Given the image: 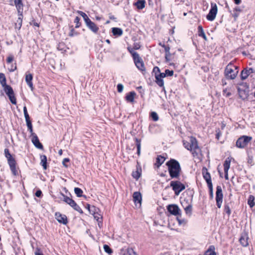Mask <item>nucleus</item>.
<instances>
[{
	"label": "nucleus",
	"instance_id": "1",
	"mask_svg": "<svg viewBox=\"0 0 255 255\" xmlns=\"http://www.w3.org/2000/svg\"><path fill=\"white\" fill-rule=\"evenodd\" d=\"M166 164L168 166V172L171 178L178 179L181 172L179 163L175 159H171L166 162Z\"/></svg>",
	"mask_w": 255,
	"mask_h": 255
},
{
	"label": "nucleus",
	"instance_id": "2",
	"mask_svg": "<svg viewBox=\"0 0 255 255\" xmlns=\"http://www.w3.org/2000/svg\"><path fill=\"white\" fill-rule=\"evenodd\" d=\"M183 145L185 148L190 150L194 157L198 156L201 152V149L198 145L196 138L193 136L189 138V141H183Z\"/></svg>",
	"mask_w": 255,
	"mask_h": 255
},
{
	"label": "nucleus",
	"instance_id": "3",
	"mask_svg": "<svg viewBox=\"0 0 255 255\" xmlns=\"http://www.w3.org/2000/svg\"><path fill=\"white\" fill-rule=\"evenodd\" d=\"M4 155L7 160V163L9 166L10 169L14 175L17 174L16 165V162L14 157L10 153L8 149L5 148L4 150Z\"/></svg>",
	"mask_w": 255,
	"mask_h": 255
},
{
	"label": "nucleus",
	"instance_id": "4",
	"mask_svg": "<svg viewBox=\"0 0 255 255\" xmlns=\"http://www.w3.org/2000/svg\"><path fill=\"white\" fill-rule=\"evenodd\" d=\"M238 72V67L230 63L225 68V75L227 79H234Z\"/></svg>",
	"mask_w": 255,
	"mask_h": 255
},
{
	"label": "nucleus",
	"instance_id": "5",
	"mask_svg": "<svg viewBox=\"0 0 255 255\" xmlns=\"http://www.w3.org/2000/svg\"><path fill=\"white\" fill-rule=\"evenodd\" d=\"M252 139V137L251 136L243 135L237 140L236 146L240 148H245Z\"/></svg>",
	"mask_w": 255,
	"mask_h": 255
},
{
	"label": "nucleus",
	"instance_id": "6",
	"mask_svg": "<svg viewBox=\"0 0 255 255\" xmlns=\"http://www.w3.org/2000/svg\"><path fill=\"white\" fill-rule=\"evenodd\" d=\"M170 185L172 187L176 195H178L181 191L185 189V185L178 181H172Z\"/></svg>",
	"mask_w": 255,
	"mask_h": 255
},
{
	"label": "nucleus",
	"instance_id": "7",
	"mask_svg": "<svg viewBox=\"0 0 255 255\" xmlns=\"http://www.w3.org/2000/svg\"><path fill=\"white\" fill-rule=\"evenodd\" d=\"M63 196V201L72 207L74 210L79 213H83L81 208L77 204V203L71 198L62 194Z\"/></svg>",
	"mask_w": 255,
	"mask_h": 255
},
{
	"label": "nucleus",
	"instance_id": "8",
	"mask_svg": "<svg viewBox=\"0 0 255 255\" xmlns=\"http://www.w3.org/2000/svg\"><path fill=\"white\" fill-rule=\"evenodd\" d=\"M2 88L5 94L8 97V98L11 103L14 105H15L16 104V100L14 96L13 90L11 86L7 85Z\"/></svg>",
	"mask_w": 255,
	"mask_h": 255
},
{
	"label": "nucleus",
	"instance_id": "9",
	"mask_svg": "<svg viewBox=\"0 0 255 255\" xmlns=\"http://www.w3.org/2000/svg\"><path fill=\"white\" fill-rule=\"evenodd\" d=\"M217 6L215 3H211V8L209 13L207 15V19L210 21H213L215 19L217 13Z\"/></svg>",
	"mask_w": 255,
	"mask_h": 255
},
{
	"label": "nucleus",
	"instance_id": "10",
	"mask_svg": "<svg viewBox=\"0 0 255 255\" xmlns=\"http://www.w3.org/2000/svg\"><path fill=\"white\" fill-rule=\"evenodd\" d=\"M223 195L222 189L220 186H218L216 188V201L217 207L220 208L223 201Z\"/></svg>",
	"mask_w": 255,
	"mask_h": 255
},
{
	"label": "nucleus",
	"instance_id": "11",
	"mask_svg": "<svg viewBox=\"0 0 255 255\" xmlns=\"http://www.w3.org/2000/svg\"><path fill=\"white\" fill-rule=\"evenodd\" d=\"M133 59L135 65L139 70L141 71L145 70L144 63L139 55H136V58L135 57Z\"/></svg>",
	"mask_w": 255,
	"mask_h": 255
},
{
	"label": "nucleus",
	"instance_id": "12",
	"mask_svg": "<svg viewBox=\"0 0 255 255\" xmlns=\"http://www.w3.org/2000/svg\"><path fill=\"white\" fill-rule=\"evenodd\" d=\"M168 211L171 214L176 216L180 214V210L175 204L169 205L167 206Z\"/></svg>",
	"mask_w": 255,
	"mask_h": 255
},
{
	"label": "nucleus",
	"instance_id": "13",
	"mask_svg": "<svg viewBox=\"0 0 255 255\" xmlns=\"http://www.w3.org/2000/svg\"><path fill=\"white\" fill-rule=\"evenodd\" d=\"M202 174L204 178L206 180L208 186L212 185L210 174L208 172L207 169L204 167L202 169Z\"/></svg>",
	"mask_w": 255,
	"mask_h": 255
},
{
	"label": "nucleus",
	"instance_id": "14",
	"mask_svg": "<svg viewBox=\"0 0 255 255\" xmlns=\"http://www.w3.org/2000/svg\"><path fill=\"white\" fill-rule=\"evenodd\" d=\"M55 218L59 223H62L64 225H66L68 222L66 215H62L60 213H55Z\"/></svg>",
	"mask_w": 255,
	"mask_h": 255
},
{
	"label": "nucleus",
	"instance_id": "15",
	"mask_svg": "<svg viewBox=\"0 0 255 255\" xmlns=\"http://www.w3.org/2000/svg\"><path fill=\"white\" fill-rule=\"evenodd\" d=\"M33 75L28 72H26L25 74V82L28 86L30 88L31 91H33V85L32 83Z\"/></svg>",
	"mask_w": 255,
	"mask_h": 255
},
{
	"label": "nucleus",
	"instance_id": "16",
	"mask_svg": "<svg viewBox=\"0 0 255 255\" xmlns=\"http://www.w3.org/2000/svg\"><path fill=\"white\" fill-rule=\"evenodd\" d=\"M86 24L87 26L91 31H92L93 32H94L95 33H96L99 29V27L96 25V24L94 22L92 21L91 20V19H90L88 21H87L86 23Z\"/></svg>",
	"mask_w": 255,
	"mask_h": 255
},
{
	"label": "nucleus",
	"instance_id": "17",
	"mask_svg": "<svg viewBox=\"0 0 255 255\" xmlns=\"http://www.w3.org/2000/svg\"><path fill=\"white\" fill-rule=\"evenodd\" d=\"M254 70L253 68H250L249 69H244L241 73V78L242 80H244L246 79L248 77L251 73H253Z\"/></svg>",
	"mask_w": 255,
	"mask_h": 255
},
{
	"label": "nucleus",
	"instance_id": "18",
	"mask_svg": "<svg viewBox=\"0 0 255 255\" xmlns=\"http://www.w3.org/2000/svg\"><path fill=\"white\" fill-rule=\"evenodd\" d=\"M32 138L31 140L35 146L38 149H43V145L40 142L37 136L35 134L32 135Z\"/></svg>",
	"mask_w": 255,
	"mask_h": 255
},
{
	"label": "nucleus",
	"instance_id": "19",
	"mask_svg": "<svg viewBox=\"0 0 255 255\" xmlns=\"http://www.w3.org/2000/svg\"><path fill=\"white\" fill-rule=\"evenodd\" d=\"M14 2L17 11V13H23L24 5L22 0H14Z\"/></svg>",
	"mask_w": 255,
	"mask_h": 255
},
{
	"label": "nucleus",
	"instance_id": "20",
	"mask_svg": "<svg viewBox=\"0 0 255 255\" xmlns=\"http://www.w3.org/2000/svg\"><path fill=\"white\" fill-rule=\"evenodd\" d=\"M133 201L135 203L141 204L142 197L141 195L139 192H135L133 194Z\"/></svg>",
	"mask_w": 255,
	"mask_h": 255
},
{
	"label": "nucleus",
	"instance_id": "21",
	"mask_svg": "<svg viewBox=\"0 0 255 255\" xmlns=\"http://www.w3.org/2000/svg\"><path fill=\"white\" fill-rule=\"evenodd\" d=\"M18 13V19L16 21V22L15 24V26L16 28H18L19 29L21 28L22 23V19L23 17V13Z\"/></svg>",
	"mask_w": 255,
	"mask_h": 255
},
{
	"label": "nucleus",
	"instance_id": "22",
	"mask_svg": "<svg viewBox=\"0 0 255 255\" xmlns=\"http://www.w3.org/2000/svg\"><path fill=\"white\" fill-rule=\"evenodd\" d=\"M136 95V93L134 91H131L128 93L126 96V100L130 103H132L134 102V97Z\"/></svg>",
	"mask_w": 255,
	"mask_h": 255
},
{
	"label": "nucleus",
	"instance_id": "23",
	"mask_svg": "<svg viewBox=\"0 0 255 255\" xmlns=\"http://www.w3.org/2000/svg\"><path fill=\"white\" fill-rule=\"evenodd\" d=\"M134 5L136 6L137 9H142L145 7V0H137V1L134 3Z\"/></svg>",
	"mask_w": 255,
	"mask_h": 255
},
{
	"label": "nucleus",
	"instance_id": "24",
	"mask_svg": "<svg viewBox=\"0 0 255 255\" xmlns=\"http://www.w3.org/2000/svg\"><path fill=\"white\" fill-rule=\"evenodd\" d=\"M231 159L230 157H228L226 159L224 163V172L228 171L231 164Z\"/></svg>",
	"mask_w": 255,
	"mask_h": 255
},
{
	"label": "nucleus",
	"instance_id": "25",
	"mask_svg": "<svg viewBox=\"0 0 255 255\" xmlns=\"http://www.w3.org/2000/svg\"><path fill=\"white\" fill-rule=\"evenodd\" d=\"M165 159V158L163 156H162L161 155L157 156L156 158V161L155 165L157 167H159L164 162Z\"/></svg>",
	"mask_w": 255,
	"mask_h": 255
},
{
	"label": "nucleus",
	"instance_id": "26",
	"mask_svg": "<svg viewBox=\"0 0 255 255\" xmlns=\"http://www.w3.org/2000/svg\"><path fill=\"white\" fill-rule=\"evenodd\" d=\"M198 32L199 36L202 37L204 40H207V38L204 31L203 28L201 25H199L198 27Z\"/></svg>",
	"mask_w": 255,
	"mask_h": 255
},
{
	"label": "nucleus",
	"instance_id": "27",
	"mask_svg": "<svg viewBox=\"0 0 255 255\" xmlns=\"http://www.w3.org/2000/svg\"><path fill=\"white\" fill-rule=\"evenodd\" d=\"M240 243L244 247H247L248 245V237L246 235H242L240 239Z\"/></svg>",
	"mask_w": 255,
	"mask_h": 255
},
{
	"label": "nucleus",
	"instance_id": "28",
	"mask_svg": "<svg viewBox=\"0 0 255 255\" xmlns=\"http://www.w3.org/2000/svg\"><path fill=\"white\" fill-rule=\"evenodd\" d=\"M40 164L43 166L44 169L47 168V157L45 155L40 156Z\"/></svg>",
	"mask_w": 255,
	"mask_h": 255
},
{
	"label": "nucleus",
	"instance_id": "29",
	"mask_svg": "<svg viewBox=\"0 0 255 255\" xmlns=\"http://www.w3.org/2000/svg\"><path fill=\"white\" fill-rule=\"evenodd\" d=\"M123 30L121 28L114 27L112 28V33L114 35L121 36L123 34Z\"/></svg>",
	"mask_w": 255,
	"mask_h": 255
},
{
	"label": "nucleus",
	"instance_id": "30",
	"mask_svg": "<svg viewBox=\"0 0 255 255\" xmlns=\"http://www.w3.org/2000/svg\"><path fill=\"white\" fill-rule=\"evenodd\" d=\"M156 83L160 87H164V82L163 79L159 77V75L155 76Z\"/></svg>",
	"mask_w": 255,
	"mask_h": 255
},
{
	"label": "nucleus",
	"instance_id": "31",
	"mask_svg": "<svg viewBox=\"0 0 255 255\" xmlns=\"http://www.w3.org/2000/svg\"><path fill=\"white\" fill-rule=\"evenodd\" d=\"M204 255H216L215 252V247L213 246H211L208 250L205 253Z\"/></svg>",
	"mask_w": 255,
	"mask_h": 255
},
{
	"label": "nucleus",
	"instance_id": "32",
	"mask_svg": "<svg viewBox=\"0 0 255 255\" xmlns=\"http://www.w3.org/2000/svg\"><path fill=\"white\" fill-rule=\"evenodd\" d=\"M0 83L2 87L7 85L5 76L2 73H0Z\"/></svg>",
	"mask_w": 255,
	"mask_h": 255
},
{
	"label": "nucleus",
	"instance_id": "33",
	"mask_svg": "<svg viewBox=\"0 0 255 255\" xmlns=\"http://www.w3.org/2000/svg\"><path fill=\"white\" fill-rule=\"evenodd\" d=\"M254 201L255 197L252 195H250L248 198V203L251 208H252L255 206V202Z\"/></svg>",
	"mask_w": 255,
	"mask_h": 255
},
{
	"label": "nucleus",
	"instance_id": "34",
	"mask_svg": "<svg viewBox=\"0 0 255 255\" xmlns=\"http://www.w3.org/2000/svg\"><path fill=\"white\" fill-rule=\"evenodd\" d=\"M135 140L136 142V145L137 146V154L138 155H140V148H141V140L137 138H135Z\"/></svg>",
	"mask_w": 255,
	"mask_h": 255
},
{
	"label": "nucleus",
	"instance_id": "35",
	"mask_svg": "<svg viewBox=\"0 0 255 255\" xmlns=\"http://www.w3.org/2000/svg\"><path fill=\"white\" fill-rule=\"evenodd\" d=\"M77 13H79L81 16H82L85 23H86L90 19L85 12L78 10L77 11Z\"/></svg>",
	"mask_w": 255,
	"mask_h": 255
},
{
	"label": "nucleus",
	"instance_id": "36",
	"mask_svg": "<svg viewBox=\"0 0 255 255\" xmlns=\"http://www.w3.org/2000/svg\"><path fill=\"white\" fill-rule=\"evenodd\" d=\"M128 52L131 54L133 59L135 57L136 58V55H139V54L137 52L134 51V49H133V48L128 47Z\"/></svg>",
	"mask_w": 255,
	"mask_h": 255
},
{
	"label": "nucleus",
	"instance_id": "37",
	"mask_svg": "<svg viewBox=\"0 0 255 255\" xmlns=\"http://www.w3.org/2000/svg\"><path fill=\"white\" fill-rule=\"evenodd\" d=\"M74 192L77 197H80L82 196L83 191L80 188L78 187L75 188Z\"/></svg>",
	"mask_w": 255,
	"mask_h": 255
},
{
	"label": "nucleus",
	"instance_id": "38",
	"mask_svg": "<svg viewBox=\"0 0 255 255\" xmlns=\"http://www.w3.org/2000/svg\"><path fill=\"white\" fill-rule=\"evenodd\" d=\"M132 176L134 178L138 179L140 176V173L138 170H137L132 172Z\"/></svg>",
	"mask_w": 255,
	"mask_h": 255
},
{
	"label": "nucleus",
	"instance_id": "39",
	"mask_svg": "<svg viewBox=\"0 0 255 255\" xmlns=\"http://www.w3.org/2000/svg\"><path fill=\"white\" fill-rule=\"evenodd\" d=\"M94 218L95 219H96V220L98 222V225L100 227H101V224H102V217H100L99 215H96V214H95L94 215Z\"/></svg>",
	"mask_w": 255,
	"mask_h": 255
},
{
	"label": "nucleus",
	"instance_id": "40",
	"mask_svg": "<svg viewBox=\"0 0 255 255\" xmlns=\"http://www.w3.org/2000/svg\"><path fill=\"white\" fill-rule=\"evenodd\" d=\"M26 125L28 128V129L29 131V132L31 133V135L34 134L35 133L33 132V129H32V125L31 124V122H27L26 123Z\"/></svg>",
	"mask_w": 255,
	"mask_h": 255
},
{
	"label": "nucleus",
	"instance_id": "41",
	"mask_svg": "<svg viewBox=\"0 0 255 255\" xmlns=\"http://www.w3.org/2000/svg\"><path fill=\"white\" fill-rule=\"evenodd\" d=\"M104 249L105 252L109 254H110L112 253V249L109 247V246L107 245H105L104 246Z\"/></svg>",
	"mask_w": 255,
	"mask_h": 255
},
{
	"label": "nucleus",
	"instance_id": "42",
	"mask_svg": "<svg viewBox=\"0 0 255 255\" xmlns=\"http://www.w3.org/2000/svg\"><path fill=\"white\" fill-rule=\"evenodd\" d=\"M223 95L226 97H229L231 95V93L229 91L227 88L224 89L223 91Z\"/></svg>",
	"mask_w": 255,
	"mask_h": 255
},
{
	"label": "nucleus",
	"instance_id": "43",
	"mask_svg": "<svg viewBox=\"0 0 255 255\" xmlns=\"http://www.w3.org/2000/svg\"><path fill=\"white\" fill-rule=\"evenodd\" d=\"M80 18L78 16H76L74 19V22L76 24L75 27L79 28L81 25V23L80 22Z\"/></svg>",
	"mask_w": 255,
	"mask_h": 255
},
{
	"label": "nucleus",
	"instance_id": "44",
	"mask_svg": "<svg viewBox=\"0 0 255 255\" xmlns=\"http://www.w3.org/2000/svg\"><path fill=\"white\" fill-rule=\"evenodd\" d=\"M151 117L154 121H157L158 120V116L155 112H152L151 113Z\"/></svg>",
	"mask_w": 255,
	"mask_h": 255
},
{
	"label": "nucleus",
	"instance_id": "45",
	"mask_svg": "<svg viewBox=\"0 0 255 255\" xmlns=\"http://www.w3.org/2000/svg\"><path fill=\"white\" fill-rule=\"evenodd\" d=\"M14 59V56L12 54L9 55V56L6 58V62L8 64L11 63Z\"/></svg>",
	"mask_w": 255,
	"mask_h": 255
},
{
	"label": "nucleus",
	"instance_id": "46",
	"mask_svg": "<svg viewBox=\"0 0 255 255\" xmlns=\"http://www.w3.org/2000/svg\"><path fill=\"white\" fill-rule=\"evenodd\" d=\"M224 211L228 215H230L231 213V211L230 207L228 205H225Z\"/></svg>",
	"mask_w": 255,
	"mask_h": 255
},
{
	"label": "nucleus",
	"instance_id": "47",
	"mask_svg": "<svg viewBox=\"0 0 255 255\" xmlns=\"http://www.w3.org/2000/svg\"><path fill=\"white\" fill-rule=\"evenodd\" d=\"M153 72L154 73L155 76L160 73V70L158 67H154L153 69Z\"/></svg>",
	"mask_w": 255,
	"mask_h": 255
},
{
	"label": "nucleus",
	"instance_id": "48",
	"mask_svg": "<svg viewBox=\"0 0 255 255\" xmlns=\"http://www.w3.org/2000/svg\"><path fill=\"white\" fill-rule=\"evenodd\" d=\"M185 211L186 214H191L192 211V206L190 205H188L185 208Z\"/></svg>",
	"mask_w": 255,
	"mask_h": 255
},
{
	"label": "nucleus",
	"instance_id": "49",
	"mask_svg": "<svg viewBox=\"0 0 255 255\" xmlns=\"http://www.w3.org/2000/svg\"><path fill=\"white\" fill-rule=\"evenodd\" d=\"M165 74L167 76H172L173 75L174 72L173 70L166 69L165 71Z\"/></svg>",
	"mask_w": 255,
	"mask_h": 255
},
{
	"label": "nucleus",
	"instance_id": "50",
	"mask_svg": "<svg viewBox=\"0 0 255 255\" xmlns=\"http://www.w3.org/2000/svg\"><path fill=\"white\" fill-rule=\"evenodd\" d=\"M210 190V195L212 198H213V185H210L208 186Z\"/></svg>",
	"mask_w": 255,
	"mask_h": 255
},
{
	"label": "nucleus",
	"instance_id": "51",
	"mask_svg": "<svg viewBox=\"0 0 255 255\" xmlns=\"http://www.w3.org/2000/svg\"><path fill=\"white\" fill-rule=\"evenodd\" d=\"M124 86L122 84H119L117 86L118 91L121 93L123 91Z\"/></svg>",
	"mask_w": 255,
	"mask_h": 255
},
{
	"label": "nucleus",
	"instance_id": "52",
	"mask_svg": "<svg viewBox=\"0 0 255 255\" xmlns=\"http://www.w3.org/2000/svg\"><path fill=\"white\" fill-rule=\"evenodd\" d=\"M17 69L16 63L14 65L12 64L10 66V68L8 69L10 72H13Z\"/></svg>",
	"mask_w": 255,
	"mask_h": 255
},
{
	"label": "nucleus",
	"instance_id": "53",
	"mask_svg": "<svg viewBox=\"0 0 255 255\" xmlns=\"http://www.w3.org/2000/svg\"><path fill=\"white\" fill-rule=\"evenodd\" d=\"M70 160L68 158H65L63 159L62 161V164L63 166L65 167H68V165L66 164V162H69Z\"/></svg>",
	"mask_w": 255,
	"mask_h": 255
},
{
	"label": "nucleus",
	"instance_id": "54",
	"mask_svg": "<svg viewBox=\"0 0 255 255\" xmlns=\"http://www.w3.org/2000/svg\"><path fill=\"white\" fill-rule=\"evenodd\" d=\"M127 255H137L132 249H130L128 251Z\"/></svg>",
	"mask_w": 255,
	"mask_h": 255
},
{
	"label": "nucleus",
	"instance_id": "55",
	"mask_svg": "<svg viewBox=\"0 0 255 255\" xmlns=\"http://www.w3.org/2000/svg\"><path fill=\"white\" fill-rule=\"evenodd\" d=\"M163 47L164 48L166 54H170V52H169L170 47L169 46H165L164 44L163 45Z\"/></svg>",
	"mask_w": 255,
	"mask_h": 255
},
{
	"label": "nucleus",
	"instance_id": "56",
	"mask_svg": "<svg viewBox=\"0 0 255 255\" xmlns=\"http://www.w3.org/2000/svg\"><path fill=\"white\" fill-rule=\"evenodd\" d=\"M35 255H43V253L41 252L40 250L38 248H36V251L34 253Z\"/></svg>",
	"mask_w": 255,
	"mask_h": 255
},
{
	"label": "nucleus",
	"instance_id": "57",
	"mask_svg": "<svg viewBox=\"0 0 255 255\" xmlns=\"http://www.w3.org/2000/svg\"><path fill=\"white\" fill-rule=\"evenodd\" d=\"M77 32H76L73 29H72L70 32L69 35L70 36H73L74 35H77Z\"/></svg>",
	"mask_w": 255,
	"mask_h": 255
},
{
	"label": "nucleus",
	"instance_id": "58",
	"mask_svg": "<svg viewBox=\"0 0 255 255\" xmlns=\"http://www.w3.org/2000/svg\"><path fill=\"white\" fill-rule=\"evenodd\" d=\"M216 132L217 133L216 134V137L217 139H219L221 135V132L219 129H218V131L216 130Z\"/></svg>",
	"mask_w": 255,
	"mask_h": 255
},
{
	"label": "nucleus",
	"instance_id": "59",
	"mask_svg": "<svg viewBox=\"0 0 255 255\" xmlns=\"http://www.w3.org/2000/svg\"><path fill=\"white\" fill-rule=\"evenodd\" d=\"M42 195V192L39 190H37L36 193H35V196L37 197H41Z\"/></svg>",
	"mask_w": 255,
	"mask_h": 255
},
{
	"label": "nucleus",
	"instance_id": "60",
	"mask_svg": "<svg viewBox=\"0 0 255 255\" xmlns=\"http://www.w3.org/2000/svg\"><path fill=\"white\" fill-rule=\"evenodd\" d=\"M24 117H25V118L26 123L31 122V121L30 120V117H29L28 114H27V115L25 114L24 115Z\"/></svg>",
	"mask_w": 255,
	"mask_h": 255
},
{
	"label": "nucleus",
	"instance_id": "61",
	"mask_svg": "<svg viewBox=\"0 0 255 255\" xmlns=\"http://www.w3.org/2000/svg\"><path fill=\"white\" fill-rule=\"evenodd\" d=\"M133 48L134 50H137V49H139L140 45L137 43H135V44H134Z\"/></svg>",
	"mask_w": 255,
	"mask_h": 255
},
{
	"label": "nucleus",
	"instance_id": "62",
	"mask_svg": "<svg viewBox=\"0 0 255 255\" xmlns=\"http://www.w3.org/2000/svg\"><path fill=\"white\" fill-rule=\"evenodd\" d=\"M158 75H159V77H161L162 79L166 76V75L165 74V72H164V73H161L160 72V73Z\"/></svg>",
	"mask_w": 255,
	"mask_h": 255
},
{
	"label": "nucleus",
	"instance_id": "63",
	"mask_svg": "<svg viewBox=\"0 0 255 255\" xmlns=\"http://www.w3.org/2000/svg\"><path fill=\"white\" fill-rule=\"evenodd\" d=\"M177 220H178L179 224H180V225H181L183 223H184V224L185 223V222L184 220H181V219L177 218Z\"/></svg>",
	"mask_w": 255,
	"mask_h": 255
},
{
	"label": "nucleus",
	"instance_id": "64",
	"mask_svg": "<svg viewBox=\"0 0 255 255\" xmlns=\"http://www.w3.org/2000/svg\"><path fill=\"white\" fill-rule=\"evenodd\" d=\"M234 11L236 12H241V9L240 8V7L237 6L234 9Z\"/></svg>",
	"mask_w": 255,
	"mask_h": 255
}]
</instances>
